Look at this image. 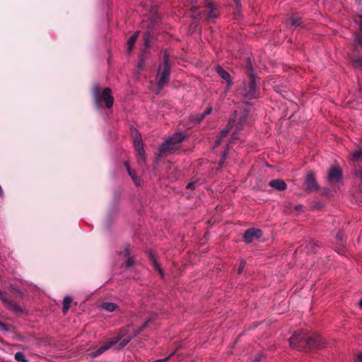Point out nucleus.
<instances>
[{"label":"nucleus","instance_id":"obj_1","mask_svg":"<svg viewBox=\"0 0 362 362\" xmlns=\"http://www.w3.org/2000/svg\"><path fill=\"white\" fill-rule=\"evenodd\" d=\"M290 344L293 348L303 349H320L325 347V339L318 334H312L308 336L305 332L294 334L290 338Z\"/></svg>","mask_w":362,"mask_h":362},{"label":"nucleus","instance_id":"obj_2","mask_svg":"<svg viewBox=\"0 0 362 362\" xmlns=\"http://www.w3.org/2000/svg\"><path fill=\"white\" fill-rule=\"evenodd\" d=\"M236 117H237V111H235L234 112L233 117L230 119L226 128L225 129H223V131H221L219 136H218V138L216 139V146H218L222 143L223 138H225L228 136L230 131L234 127H235L234 132H233L232 139H235L237 138V136H238L239 132L240 131L242 126L246 122L247 115L244 114L243 116H241L239 118L238 122L237 123L235 122Z\"/></svg>","mask_w":362,"mask_h":362},{"label":"nucleus","instance_id":"obj_3","mask_svg":"<svg viewBox=\"0 0 362 362\" xmlns=\"http://www.w3.org/2000/svg\"><path fill=\"white\" fill-rule=\"evenodd\" d=\"M170 74V66L168 64V56L165 54L163 62L159 65L157 72V91L158 93L161 88L168 83Z\"/></svg>","mask_w":362,"mask_h":362},{"label":"nucleus","instance_id":"obj_4","mask_svg":"<svg viewBox=\"0 0 362 362\" xmlns=\"http://www.w3.org/2000/svg\"><path fill=\"white\" fill-rule=\"evenodd\" d=\"M181 145V133H176L173 136L163 142L158 149L159 156L167 153H173L178 149Z\"/></svg>","mask_w":362,"mask_h":362},{"label":"nucleus","instance_id":"obj_5","mask_svg":"<svg viewBox=\"0 0 362 362\" xmlns=\"http://www.w3.org/2000/svg\"><path fill=\"white\" fill-rule=\"evenodd\" d=\"M133 135V144L136 152L137 161L142 164L145 162V152L144 150V144L141 134L136 129L132 132Z\"/></svg>","mask_w":362,"mask_h":362},{"label":"nucleus","instance_id":"obj_6","mask_svg":"<svg viewBox=\"0 0 362 362\" xmlns=\"http://www.w3.org/2000/svg\"><path fill=\"white\" fill-rule=\"evenodd\" d=\"M244 95L248 99L257 98L256 81L255 76L251 74L248 82L244 83Z\"/></svg>","mask_w":362,"mask_h":362},{"label":"nucleus","instance_id":"obj_7","mask_svg":"<svg viewBox=\"0 0 362 362\" xmlns=\"http://www.w3.org/2000/svg\"><path fill=\"white\" fill-rule=\"evenodd\" d=\"M262 235V230L255 228H249L243 234V238L247 243L252 242L255 239H259Z\"/></svg>","mask_w":362,"mask_h":362},{"label":"nucleus","instance_id":"obj_8","mask_svg":"<svg viewBox=\"0 0 362 362\" xmlns=\"http://www.w3.org/2000/svg\"><path fill=\"white\" fill-rule=\"evenodd\" d=\"M342 177V173L340 169L332 167L329 169L328 173V181L329 182H338Z\"/></svg>","mask_w":362,"mask_h":362},{"label":"nucleus","instance_id":"obj_9","mask_svg":"<svg viewBox=\"0 0 362 362\" xmlns=\"http://www.w3.org/2000/svg\"><path fill=\"white\" fill-rule=\"evenodd\" d=\"M151 322V320H147L137 331L136 332H134L132 335H129L123 338L120 343H119V347L124 348L134 337H136L138 334H139L144 329H145Z\"/></svg>","mask_w":362,"mask_h":362},{"label":"nucleus","instance_id":"obj_10","mask_svg":"<svg viewBox=\"0 0 362 362\" xmlns=\"http://www.w3.org/2000/svg\"><path fill=\"white\" fill-rule=\"evenodd\" d=\"M111 92L110 88H106L103 90L101 95V99L105 103V105L107 108L112 107L114 103V99L111 95Z\"/></svg>","mask_w":362,"mask_h":362},{"label":"nucleus","instance_id":"obj_11","mask_svg":"<svg viewBox=\"0 0 362 362\" xmlns=\"http://www.w3.org/2000/svg\"><path fill=\"white\" fill-rule=\"evenodd\" d=\"M120 341V339L118 337H115L112 339L110 341L105 343L102 346L96 350L94 354V356H98L103 354L104 351L110 349L112 346L117 344Z\"/></svg>","mask_w":362,"mask_h":362},{"label":"nucleus","instance_id":"obj_12","mask_svg":"<svg viewBox=\"0 0 362 362\" xmlns=\"http://www.w3.org/2000/svg\"><path fill=\"white\" fill-rule=\"evenodd\" d=\"M305 185L306 189L308 191H314L317 189V185L313 173L307 175Z\"/></svg>","mask_w":362,"mask_h":362},{"label":"nucleus","instance_id":"obj_13","mask_svg":"<svg viewBox=\"0 0 362 362\" xmlns=\"http://www.w3.org/2000/svg\"><path fill=\"white\" fill-rule=\"evenodd\" d=\"M205 16L208 19L214 20L218 17V12L216 8L211 3H208L204 9Z\"/></svg>","mask_w":362,"mask_h":362},{"label":"nucleus","instance_id":"obj_14","mask_svg":"<svg viewBox=\"0 0 362 362\" xmlns=\"http://www.w3.org/2000/svg\"><path fill=\"white\" fill-rule=\"evenodd\" d=\"M269 186L279 191L284 190L286 188V184L285 182L280 179H276L270 181Z\"/></svg>","mask_w":362,"mask_h":362},{"label":"nucleus","instance_id":"obj_15","mask_svg":"<svg viewBox=\"0 0 362 362\" xmlns=\"http://www.w3.org/2000/svg\"><path fill=\"white\" fill-rule=\"evenodd\" d=\"M216 71L220 76V77L227 82L228 86H230L232 84V81L230 74L226 71H225L221 66H218L216 67Z\"/></svg>","mask_w":362,"mask_h":362},{"label":"nucleus","instance_id":"obj_16","mask_svg":"<svg viewBox=\"0 0 362 362\" xmlns=\"http://www.w3.org/2000/svg\"><path fill=\"white\" fill-rule=\"evenodd\" d=\"M139 31L135 32L128 40L127 42V52H130L132 50V48L139 37Z\"/></svg>","mask_w":362,"mask_h":362},{"label":"nucleus","instance_id":"obj_17","mask_svg":"<svg viewBox=\"0 0 362 362\" xmlns=\"http://www.w3.org/2000/svg\"><path fill=\"white\" fill-rule=\"evenodd\" d=\"M123 255L127 257V260L125 262V266L127 267H130L134 264V261L129 257L130 255V249L128 245H127L124 251L122 252Z\"/></svg>","mask_w":362,"mask_h":362},{"label":"nucleus","instance_id":"obj_18","mask_svg":"<svg viewBox=\"0 0 362 362\" xmlns=\"http://www.w3.org/2000/svg\"><path fill=\"white\" fill-rule=\"evenodd\" d=\"M124 166H125V168L127 169V171L129 175L131 177V178L132 179V180L134 182V184L136 185H139V180L137 177L135 172L131 169L129 163L128 162H126L124 163Z\"/></svg>","mask_w":362,"mask_h":362},{"label":"nucleus","instance_id":"obj_19","mask_svg":"<svg viewBox=\"0 0 362 362\" xmlns=\"http://www.w3.org/2000/svg\"><path fill=\"white\" fill-rule=\"evenodd\" d=\"M101 307L104 310L109 311V312H113V311L116 310L117 308H118L117 304H115L114 303H110V302L103 303L102 304Z\"/></svg>","mask_w":362,"mask_h":362},{"label":"nucleus","instance_id":"obj_20","mask_svg":"<svg viewBox=\"0 0 362 362\" xmlns=\"http://www.w3.org/2000/svg\"><path fill=\"white\" fill-rule=\"evenodd\" d=\"M360 33L355 35V47H362V23L359 25Z\"/></svg>","mask_w":362,"mask_h":362},{"label":"nucleus","instance_id":"obj_21","mask_svg":"<svg viewBox=\"0 0 362 362\" xmlns=\"http://www.w3.org/2000/svg\"><path fill=\"white\" fill-rule=\"evenodd\" d=\"M93 95H94V100H95V103L98 105H99L100 87L98 85H95L93 88Z\"/></svg>","mask_w":362,"mask_h":362},{"label":"nucleus","instance_id":"obj_22","mask_svg":"<svg viewBox=\"0 0 362 362\" xmlns=\"http://www.w3.org/2000/svg\"><path fill=\"white\" fill-rule=\"evenodd\" d=\"M211 111H212V107H208L204 111L203 113H202L200 115H198L196 117L194 118V119L197 122H199L202 121L206 115H209V114H211Z\"/></svg>","mask_w":362,"mask_h":362},{"label":"nucleus","instance_id":"obj_23","mask_svg":"<svg viewBox=\"0 0 362 362\" xmlns=\"http://www.w3.org/2000/svg\"><path fill=\"white\" fill-rule=\"evenodd\" d=\"M72 302V298L69 296L64 297L63 300V312L66 313L70 307V303Z\"/></svg>","mask_w":362,"mask_h":362},{"label":"nucleus","instance_id":"obj_24","mask_svg":"<svg viewBox=\"0 0 362 362\" xmlns=\"http://www.w3.org/2000/svg\"><path fill=\"white\" fill-rule=\"evenodd\" d=\"M150 258H151V260L155 269L158 272V273L160 274V275L161 276H163V272L159 267L157 261L156 260L155 257L153 256V255L152 253H150Z\"/></svg>","mask_w":362,"mask_h":362},{"label":"nucleus","instance_id":"obj_25","mask_svg":"<svg viewBox=\"0 0 362 362\" xmlns=\"http://www.w3.org/2000/svg\"><path fill=\"white\" fill-rule=\"evenodd\" d=\"M14 358L17 361L19 362H29L28 359H26L25 355L21 352H17L14 355Z\"/></svg>","mask_w":362,"mask_h":362},{"label":"nucleus","instance_id":"obj_26","mask_svg":"<svg viewBox=\"0 0 362 362\" xmlns=\"http://www.w3.org/2000/svg\"><path fill=\"white\" fill-rule=\"evenodd\" d=\"M352 158L356 161L362 160V150L354 151L352 153Z\"/></svg>","mask_w":362,"mask_h":362},{"label":"nucleus","instance_id":"obj_27","mask_svg":"<svg viewBox=\"0 0 362 362\" xmlns=\"http://www.w3.org/2000/svg\"><path fill=\"white\" fill-rule=\"evenodd\" d=\"M144 45L146 48H148L150 45V33L146 32L144 35Z\"/></svg>","mask_w":362,"mask_h":362},{"label":"nucleus","instance_id":"obj_28","mask_svg":"<svg viewBox=\"0 0 362 362\" xmlns=\"http://www.w3.org/2000/svg\"><path fill=\"white\" fill-rule=\"evenodd\" d=\"M245 264H246L245 261L243 260V259H241L240 262L239 268L238 269V274H240L243 273V270L245 269Z\"/></svg>","mask_w":362,"mask_h":362},{"label":"nucleus","instance_id":"obj_29","mask_svg":"<svg viewBox=\"0 0 362 362\" xmlns=\"http://www.w3.org/2000/svg\"><path fill=\"white\" fill-rule=\"evenodd\" d=\"M227 157V151H224L222 153V156H221V160H220V165H223L226 158Z\"/></svg>","mask_w":362,"mask_h":362},{"label":"nucleus","instance_id":"obj_30","mask_svg":"<svg viewBox=\"0 0 362 362\" xmlns=\"http://www.w3.org/2000/svg\"><path fill=\"white\" fill-rule=\"evenodd\" d=\"M197 182H189L187 186V189H194L196 188L197 187Z\"/></svg>","mask_w":362,"mask_h":362},{"label":"nucleus","instance_id":"obj_31","mask_svg":"<svg viewBox=\"0 0 362 362\" xmlns=\"http://www.w3.org/2000/svg\"><path fill=\"white\" fill-rule=\"evenodd\" d=\"M0 331L4 332L8 331L6 325L4 323L1 322V321H0Z\"/></svg>","mask_w":362,"mask_h":362},{"label":"nucleus","instance_id":"obj_32","mask_svg":"<svg viewBox=\"0 0 362 362\" xmlns=\"http://www.w3.org/2000/svg\"><path fill=\"white\" fill-rule=\"evenodd\" d=\"M291 23L294 26H298L300 24V20L296 18L291 19Z\"/></svg>","mask_w":362,"mask_h":362},{"label":"nucleus","instance_id":"obj_33","mask_svg":"<svg viewBox=\"0 0 362 362\" xmlns=\"http://www.w3.org/2000/svg\"><path fill=\"white\" fill-rule=\"evenodd\" d=\"M0 300H1L4 303H7L8 300L5 296L1 292L0 293Z\"/></svg>","mask_w":362,"mask_h":362},{"label":"nucleus","instance_id":"obj_34","mask_svg":"<svg viewBox=\"0 0 362 362\" xmlns=\"http://www.w3.org/2000/svg\"><path fill=\"white\" fill-rule=\"evenodd\" d=\"M357 362H362V354H359L356 358Z\"/></svg>","mask_w":362,"mask_h":362},{"label":"nucleus","instance_id":"obj_35","mask_svg":"<svg viewBox=\"0 0 362 362\" xmlns=\"http://www.w3.org/2000/svg\"><path fill=\"white\" fill-rule=\"evenodd\" d=\"M138 68L139 70H141L143 69V62H140L139 65H138Z\"/></svg>","mask_w":362,"mask_h":362},{"label":"nucleus","instance_id":"obj_36","mask_svg":"<svg viewBox=\"0 0 362 362\" xmlns=\"http://www.w3.org/2000/svg\"><path fill=\"white\" fill-rule=\"evenodd\" d=\"M357 62L361 65L362 66V59H359L357 60Z\"/></svg>","mask_w":362,"mask_h":362},{"label":"nucleus","instance_id":"obj_37","mask_svg":"<svg viewBox=\"0 0 362 362\" xmlns=\"http://www.w3.org/2000/svg\"><path fill=\"white\" fill-rule=\"evenodd\" d=\"M358 304H359V306H360L361 308H362V298L360 300V301H359V303H358Z\"/></svg>","mask_w":362,"mask_h":362},{"label":"nucleus","instance_id":"obj_38","mask_svg":"<svg viewBox=\"0 0 362 362\" xmlns=\"http://www.w3.org/2000/svg\"><path fill=\"white\" fill-rule=\"evenodd\" d=\"M236 4H238L240 3V0H233Z\"/></svg>","mask_w":362,"mask_h":362}]
</instances>
